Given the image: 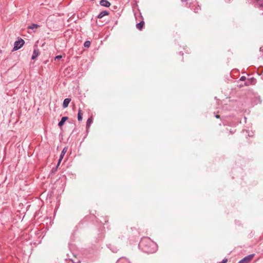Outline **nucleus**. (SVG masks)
<instances>
[{
    "label": "nucleus",
    "mask_w": 263,
    "mask_h": 263,
    "mask_svg": "<svg viewBox=\"0 0 263 263\" xmlns=\"http://www.w3.org/2000/svg\"><path fill=\"white\" fill-rule=\"evenodd\" d=\"M39 27V25L35 24H32L30 26L28 27V29H37Z\"/></svg>",
    "instance_id": "f8f14e48"
},
{
    "label": "nucleus",
    "mask_w": 263,
    "mask_h": 263,
    "mask_svg": "<svg viewBox=\"0 0 263 263\" xmlns=\"http://www.w3.org/2000/svg\"><path fill=\"white\" fill-rule=\"evenodd\" d=\"M254 256V254H252L250 255H248L242 259L240 260L238 263H249L251 260H252Z\"/></svg>",
    "instance_id": "f03ea898"
},
{
    "label": "nucleus",
    "mask_w": 263,
    "mask_h": 263,
    "mask_svg": "<svg viewBox=\"0 0 263 263\" xmlns=\"http://www.w3.org/2000/svg\"><path fill=\"white\" fill-rule=\"evenodd\" d=\"M101 6L109 7L110 6V3L107 0H101L100 2Z\"/></svg>",
    "instance_id": "20e7f679"
},
{
    "label": "nucleus",
    "mask_w": 263,
    "mask_h": 263,
    "mask_svg": "<svg viewBox=\"0 0 263 263\" xmlns=\"http://www.w3.org/2000/svg\"><path fill=\"white\" fill-rule=\"evenodd\" d=\"M68 119V117H64L62 118L61 121L59 123V126H62L65 123V122Z\"/></svg>",
    "instance_id": "6e6552de"
},
{
    "label": "nucleus",
    "mask_w": 263,
    "mask_h": 263,
    "mask_svg": "<svg viewBox=\"0 0 263 263\" xmlns=\"http://www.w3.org/2000/svg\"><path fill=\"white\" fill-rule=\"evenodd\" d=\"M40 54V51L39 49H34L32 55V59H35Z\"/></svg>",
    "instance_id": "423d86ee"
},
{
    "label": "nucleus",
    "mask_w": 263,
    "mask_h": 263,
    "mask_svg": "<svg viewBox=\"0 0 263 263\" xmlns=\"http://www.w3.org/2000/svg\"><path fill=\"white\" fill-rule=\"evenodd\" d=\"M245 79H246V78H245V77H241V78H240V80H241V81H244V80H245Z\"/></svg>",
    "instance_id": "2eb2a0df"
},
{
    "label": "nucleus",
    "mask_w": 263,
    "mask_h": 263,
    "mask_svg": "<svg viewBox=\"0 0 263 263\" xmlns=\"http://www.w3.org/2000/svg\"><path fill=\"white\" fill-rule=\"evenodd\" d=\"M62 58V55H58L55 57L54 60L55 61H58L60 60Z\"/></svg>",
    "instance_id": "4468645a"
},
{
    "label": "nucleus",
    "mask_w": 263,
    "mask_h": 263,
    "mask_svg": "<svg viewBox=\"0 0 263 263\" xmlns=\"http://www.w3.org/2000/svg\"><path fill=\"white\" fill-rule=\"evenodd\" d=\"M109 14V13L107 11H103L101 12L99 15L98 17L99 18H102L103 16L108 15Z\"/></svg>",
    "instance_id": "0eeeda50"
},
{
    "label": "nucleus",
    "mask_w": 263,
    "mask_h": 263,
    "mask_svg": "<svg viewBox=\"0 0 263 263\" xmlns=\"http://www.w3.org/2000/svg\"><path fill=\"white\" fill-rule=\"evenodd\" d=\"M71 101V99L69 98H66L64 100L63 103V106L64 108H66L68 107L70 102Z\"/></svg>",
    "instance_id": "39448f33"
},
{
    "label": "nucleus",
    "mask_w": 263,
    "mask_h": 263,
    "mask_svg": "<svg viewBox=\"0 0 263 263\" xmlns=\"http://www.w3.org/2000/svg\"><path fill=\"white\" fill-rule=\"evenodd\" d=\"M84 45L85 47H89L90 45V42L88 41H86Z\"/></svg>",
    "instance_id": "ddd939ff"
},
{
    "label": "nucleus",
    "mask_w": 263,
    "mask_h": 263,
    "mask_svg": "<svg viewBox=\"0 0 263 263\" xmlns=\"http://www.w3.org/2000/svg\"><path fill=\"white\" fill-rule=\"evenodd\" d=\"M187 0H181L182 2H186L187 1Z\"/></svg>",
    "instance_id": "f3484780"
},
{
    "label": "nucleus",
    "mask_w": 263,
    "mask_h": 263,
    "mask_svg": "<svg viewBox=\"0 0 263 263\" xmlns=\"http://www.w3.org/2000/svg\"><path fill=\"white\" fill-rule=\"evenodd\" d=\"M83 118V112L81 109H79L78 114V119L79 121H81Z\"/></svg>",
    "instance_id": "9d476101"
},
{
    "label": "nucleus",
    "mask_w": 263,
    "mask_h": 263,
    "mask_svg": "<svg viewBox=\"0 0 263 263\" xmlns=\"http://www.w3.org/2000/svg\"><path fill=\"white\" fill-rule=\"evenodd\" d=\"M93 119L92 117H90L88 119L86 123V127L88 128L90 127L91 124L92 123Z\"/></svg>",
    "instance_id": "9b49d317"
},
{
    "label": "nucleus",
    "mask_w": 263,
    "mask_h": 263,
    "mask_svg": "<svg viewBox=\"0 0 263 263\" xmlns=\"http://www.w3.org/2000/svg\"><path fill=\"white\" fill-rule=\"evenodd\" d=\"M67 149H68V148L67 147H65L63 148V151H62V153L60 155V159L59 160V161H58V163L57 164V167H58L59 166L62 160L63 159V158L64 157V156L65 155L66 153L67 152Z\"/></svg>",
    "instance_id": "7ed1b4c3"
},
{
    "label": "nucleus",
    "mask_w": 263,
    "mask_h": 263,
    "mask_svg": "<svg viewBox=\"0 0 263 263\" xmlns=\"http://www.w3.org/2000/svg\"><path fill=\"white\" fill-rule=\"evenodd\" d=\"M215 117L217 119H219L220 118V116L218 115H216Z\"/></svg>",
    "instance_id": "dca6fc26"
},
{
    "label": "nucleus",
    "mask_w": 263,
    "mask_h": 263,
    "mask_svg": "<svg viewBox=\"0 0 263 263\" xmlns=\"http://www.w3.org/2000/svg\"><path fill=\"white\" fill-rule=\"evenodd\" d=\"M144 25V21H142L141 22H140L139 23L137 24L136 25V27H137V29L141 30L142 29V28L143 27Z\"/></svg>",
    "instance_id": "1a4fd4ad"
},
{
    "label": "nucleus",
    "mask_w": 263,
    "mask_h": 263,
    "mask_svg": "<svg viewBox=\"0 0 263 263\" xmlns=\"http://www.w3.org/2000/svg\"><path fill=\"white\" fill-rule=\"evenodd\" d=\"M24 43L25 42L23 39H20L18 41L15 42L13 50L15 51L19 49L23 46Z\"/></svg>",
    "instance_id": "f257e3e1"
}]
</instances>
